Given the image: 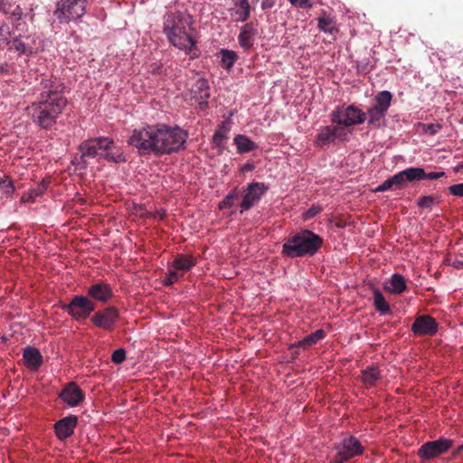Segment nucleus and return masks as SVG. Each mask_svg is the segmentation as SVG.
Returning <instances> with one entry per match:
<instances>
[{
    "mask_svg": "<svg viewBox=\"0 0 463 463\" xmlns=\"http://www.w3.org/2000/svg\"><path fill=\"white\" fill-rule=\"evenodd\" d=\"M12 32L7 24H3L0 26V38L3 39V42L7 44V42L10 41L9 37L11 36Z\"/></svg>",
    "mask_w": 463,
    "mask_h": 463,
    "instance_id": "a19ab883",
    "label": "nucleus"
},
{
    "mask_svg": "<svg viewBox=\"0 0 463 463\" xmlns=\"http://www.w3.org/2000/svg\"><path fill=\"white\" fill-rule=\"evenodd\" d=\"M210 96V85L208 80L204 78H198L191 88L192 99H194L201 109H206L208 108Z\"/></svg>",
    "mask_w": 463,
    "mask_h": 463,
    "instance_id": "2eb2a0df",
    "label": "nucleus"
},
{
    "mask_svg": "<svg viewBox=\"0 0 463 463\" xmlns=\"http://www.w3.org/2000/svg\"><path fill=\"white\" fill-rule=\"evenodd\" d=\"M220 55L222 58V66L227 70L231 69L234 65L238 58L237 53L234 51L226 49H222L220 51Z\"/></svg>",
    "mask_w": 463,
    "mask_h": 463,
    "instance_id": "473e14b6",
    "label": "nucleus"
},
{
    "mask_svg": "<svg viewBox=\"0 0 463 463\" xmlns=\"http://www.w3.org/2000/svg\"><path fill=\"white\" fill-rule=\"evenodd\" d=\"M78 425L76 415L66 416L54 423L55 435L58 439L65 440L74 433Z\"/></svg>",
    "mask_w": 463,
    "mask_h": 463,
    "instance_id": "f3484780",
    "label": "nucleus"
},
{
    "mask_svg": "<svg viewBox=\"0 0 463 463\" xmlns=\"http://www.w3.org/2000/svg\"><path fill=\"white\" fill-rule=\"evenodd\" d=\"M360 379L366 388H372L383 379V373L378 366L370 365L362 370Z\"/></svg>",
    "mask_w": 463,
    "mask_h": 463,
    "instance_id": "4be33fe9",
    "label": "nucleus"
},
{
    "mask_svg": "<svg viewBox=\"0 0 463 463\" xmlns=\"http://www.w3.org/2000/svg\"><path fill=\"white\" fill-rule=\"evenodd\" d=\"M392 94L388 90L380 91L375 96V104L366 113L368 124L373 128H380L391 106Z\"/></svg>",
    "mask_w": 463,
    "mask_h": 463,
    "instance_id": "1a4fd4ad",
    "label": "nucleus"
},
{
    "mask_svg": "<svg viewBox=\"0 0 463 463\" xmlns=\"http://www.w3.org/2000/svg\"><path fill=\"white\" fill-rule=\"evenodd\" d=\"M383 288L392 294H401L407 288L406 280L402 275L395 273L385 282Z\"/></svg>",
    "mask_w": 463,
    "mask_h": 463,
    "instance_id": "393cba45",
    "label": "nucleus"
},
{
    "mask_svg": "<svg viewBox=\"0 0 463 463\" xmlns=\"http://www.w3.org/2000/svg\"><path fill=\"white\" fill-rule=\"evenodd\" d=\"M238 196V191L237 189H233L232 191H231L224 198L223 200L219 204V207L221 209H223V208H230L233 205V201L234 199H236Z\"/></svg>",
    "mask_w": 463,
    "mask_h": 463,
    "instance_id": "58836bf2",
    "label": "nucleus"
},
{
    "mask_svg": "<svg viewBox=\"0 0 463 463\" xmlns=\"http://www.w3.org/2000/svg\"><path fill=\"white\" fill-rule=\"evenodd\" d=\"M252 168H253V166L251 165L248 164V165H245L243 170H251Z\"/></svg>",
    "mask_w": 463,
    "mask_h": 463,
    "instance_id": "603ef678",
    "label": "nucleus"
},
{
    "mask_svg": "<svg viewBox=\"0 0 463 463\" xmlns=\"http://www.w3.org/2000/svg\"><path fill=\"white\" fill-rule=\"evenodd\" d=\"M453 266H454L455 268H458H458H460V267L462 266V262H459V261L455 262V263L453 264Z\"/></svg>",
    "mask_w": 463,
    "mask_h": 463,
    "instance_id": "864d4df0",
    "label": "nucleus"
},
{
    "mask_svg": "<svg viewBox=\"0 0 463 463\" xmlns=\"http://www.w3.org/2000/svg\"><path fill=\"white\" fill-rule=\"evenodd\" d=\"M317 28L326 33L334 34L338 32L335 26V19L328 14L325 10H322L317 18Z\"/></svg>",
    "mask_w": 463,
    "mask_h": 463,
    "instance_id": "a878e982",
    "label": "nucleus"
},
{
    "mask_svg": "<svg viewBox=\"0 0 463 463\" xmlns=\"http://www.w3.org/2000/svg\"><path fill=\"white\" fill-rule=\"evenodd\" d=\"M233 142L239 154L249 153L258 148V146L245 135L235 136Z\"/></svg>",
    "mask_w": 463,
    "mask_h": 463,
    "instance_id": "c85d7f7f",
    "label": "nucleus"
},
{
    "mask_svg": "<svg viewBox=\"0 0 463 463\" xmlns=\"http://www.w3.org/2000/svg\"><path fill=\"white\" fill-rule=\"evenodd\" d=\"M119 318V312L115 307H107L97 311L91 317V322L99 328L111 331Z\"/></svg>",
    "mask_w": 463,
    "mask_h": 463,
    "instance_id": "ddd939ff",
    "label": "nucleus"
},
{
    "mask_svg": "<svg viewBox=\"0 0 463 463\" xmlns=\"http://www.w3.org/2000/svg\"><path fill=\"white\" fill-rule=\"evenodd\" d=\"M225 139H227L226 135L221 131H216L213 137V143L218 146H222Z\"/></svg>",
    "mask_w": 463,
    "mask_h": 463,
    "instance_id": "a18cd8bd",
    "label": "nucleus"
},
{
    "mask_svg": "<svg viewBox=\"0 0 463 463\" xmlns=\"http://www.w3.org/2000/svg\"><path fill=\"white\" fill-rule=\"evenodd\" d=\"M268 190L269 186L264 183L253 182L249 184L244 190V194L240 204V213H243L251 209L260 201Z\"/></svg>",
    "mask_w": 463,
    "mask_h": 463,
    "instance_id": "f8f14e48",
    "label": "nucleus"
},
{
    "mask_svg": "<svg viewBox=\"0 0 463 463\" xmlns=\"http://www.w3.org/2000/svg\"><path fill=\"white\" fill-rule=\"evenodd\" d=\"M323 242L321 236L304 229L285 241L281 254L290 259L312 257L322 248Z\"/></svg>",
    "mask_w": 463,
    "mask_h": 463,
    "instance_id": "20e7f679",
    "label": "nucleus"
},
{
    "mask_svg": "<svg viewBox=\"0 0 463 463\" xmlns=\"http://www.w3.org/2000/svg\"><path fill=\"white\" fill-rule=\"evenodd\" d=\"M0 12L16 21H20L24 16L21 6L8 0H0Z\"/></svg>",
    "mask_w": 463,
    "mask_h": 463,
    "instance_id": "cd10ccee",
    "label": "nucleus"
},
{
    "mask_svg": "<svg viewBox=\"0 0 463 463\" xmlns=\"http://www.w3.org/2000/svg\"><path fill=\"white\" fill-rule=\"evenodd\" d=\"M463 452V444L458 446L453 452H452V457L454 458H457L459 457V455Z\"/></svg>",
    "mask_w": 463,
    "mask_h": 463,
    "instance_id": "8fccbe9b",
    "label": "nucleus"
},
{
    "mask_svg": "<svg viewBox=\"0 0 463 463\" xmlns=\"http://www.w3.org/2000/svg\"><path fill=\"white\" fill-rule=\"evenodd\" d=\"M326 336V332L323 329H318L306 337H304L302 340L296 342L291 345V348L293 347H303L307 348L311 345L317 344L318 341L322 340Z\"/></svg>",
    "mask_w": 463,
    "mask_h": 463,
    "instance_id": "c756f323",
    "label": "nucleus"
},
{
    "mask_svg": "<svg viewBox=\"0 0 463 463\" xmlns=\"http://www.w3.org/2000/svg\"><path fill=\"white\" fill-rule=\"evenodd\" d=\"M440 203V196L439 195H424L418 199L417 205L421 209L431 210L434 205Z\"/></svg>",
    "mask_w": 463,
    "mask_h": 463,
    "instance_id": "72a5a7b5",
    "label": "nucleus"
},
{
    "mask_svg": "<svg viewBox=\"0 0 463 463\" xmlns=\"http://www.w3.org/2000/svg\"><path fill=\"white\" fill-rule=\"evenodd\" d=\"M419 128L424 133L428 134L430 136H434L437 133L439 132V130L442 128V126L439 123L433 124V123H420Z\"/></svg>",
    "mask_w": 463,
    "mask_h": 463,
    "instance_id": "4c0bfd02",
    "label": "nucleus"
},
{
    "mask_svg": "<svg viewBox=\"0 0 463 463\" xmlns=\"http://www.w3.org/2000/svg\"><path fill=\"white\" fill-rule=\"evenodd\" d=\"M344 128L337 126H326L318 133L316 144L317 146H324L331 142L335 141V138L341 137L344 135Z\"/></svg>",
    "mask_w": 463,
    "mask_h": 463,
    "instance_id": "6ab92c4d",
    "label": "nucleus"
},
{
    "mask_svg": "<svg viewBox=\"0 0 463 463\" xmlns=\"http://www.w3.org/2000/svg\"><path fill=\"white\" fill-rule=\"evenodd\" d=\"M259 0H252V2H258Z\"/></svg>",
    "mask_w": 463,
    "mask_h": 463,
    "instance_id": "5fc2aeb1",
    "label": "nucleus"
},
{
    "mask_svg": "<svg viewBox=\"0 0 463 463\" xmlns=\"http://www.w3.org/2000/svg\"><path fill=\"white\" fill-rule=\"evenodd\" d=\"M336 450L334 463H345L354 457L362 455L364 447L356 438L351 436L344 439L336 447Z\"/></svg>",
    "mask_w": 463,
    "mask_h": 463,
    "instance_id": "9b49d317",
    "label": "nucleus"
},
{
    "mask_svg": "<svg viewBox=\"0 0 463 463\" xmlns=\"http://www.w3.org/2000/svg\"><path fill=\"white\" fill-rule=\"evenodd\" d=\"M439 324L430 315L418 316L411 325V331L416 336H432L438 332Z\"/></svg>",
    "mask_w": 463,
    "mask_h": 463,
    "instance_id": "4468645a",
    "label": "nucleus"
},
{
    "mask_svg": "<svg viewBox=\"0 0 463 463\" xmlns=\"http://www.w3.org/2000/svg\"><path fill=\"white\" fill-rule=\"evenodd\" d=\"M392 189H401L397 174L386 179L382 184L375 188L374 192H384Z\"/></svg>",
    "mask_w": 463,
    "mask_h": 463,
    "instance_id": "c9c22d12",
    "label": "nucleus"
},
{
    "mask_svg": "<svg viewBox=\"0 0 463 463\" xmlns=\"http://www.w3.org/2000/svg\"><path fill=\"white\" fill-rule=\"evenodd\" d=\"M193 17L185 11H169L164 15L163 32L169 43L194 60L200 51L193 35Z\"/></svg>",
    "mask_w": 463,
    "mask_h": 463,
    "instance_id": "7ed1b4c3",
    "label": "nucleus"
},
{
    "mask_svg": "<svg viewBox=\"0 0 463 463\" xmlns=\"http://www.w3.org/2000/svg\"><path fill=\"white\" fill-rule=\"evenodd\" d=\"M29 40V36H15L7 42L10 44L9 50L14 51L19 55H31L33 53V47L26 42Z\"/></svg>",
    "mask_w": 463,
    "mask_h": 463,
    "instance_id": "5701e85b",
    "label": "nucleus"
},
{
    "mask_svg": "<svg viewBox=\"0 0 463 463\" xmlns=\"http://www.w3.org/2000/svg\"><path fill=\"white\" fill-rule=\"evenodd\" d=\"M461 169H463V161L454 168L455 172H459Z\"/></svg>",
    "mask_w": 463,
    "mask_h": 463,
    "instance_id": "3c124183",
    "label": "nucleus"
},
{
    "mask_svg": "<svg viewBox=\"0 0 463 463\" xmlns=\"http://www.w3.org/2000/svg\"><path fill=\"white\" fill-rule=\"evenodd\" d=\"M258 34L256 24L250 22L241 26L238 41L244 50H250L253 46L254 37Z\"/></svg>",
    "mask_w": 463,
    "mask_h": 463,
    "instance_id": "412c9836",
    "label": "nucleus"
},
{
    "mask_svg": "<svg viewBox=\"0 0 463 463\" xmlns=\"http://www.w3.org/2000/svg\"><path fill=\"white\" fill-rule=\"evenodd\" d=\"M87 4L88 0H59L53 14L60 24H69L86 14Z\"/></svg>",
    "mask_w": 463,
    "mask_h": 463,
    "instance_id": "423d86ee",
    "label": "nucleus"
},
{
    "mask_svg": "<svg viewBox=\"0 0 463 463\" xmlns=\"http://www.w3.org/2000/svg\"><path fill=\"white\" fill-rule=\"evenodd\" d=\"M63 82L53 76L43 78L37 100L26 107L33 123L42 129H52L68 104Z\"/></svg>",
    "mask_w": 463,
    "mask_h": 463,
    "instance_id": "f03ea898",
    "label": "nucleus"
},
{
    "mask_svg": "<svg viewBox=\"0 0 463 463\" xmlns=\"http://www.w3.org/2000/svg\"><path fill=\"white\" fill-rule=\"evenodd\" d=\"M373 305L375 309L383 315L391 313L390 305L379 289H374Z\"/></svg>",
    "mask_w": 463,
    "mask_h": 463,
    "instance_id": "7c9ffc66",
    "label": "nucleus"
},
{
    "mask_svg": "<svg viewBox=\"0 0 463 463\" xmlns=\"http://www.w3.org/2000/svg\"><path fill=\"white\" fill-rule=\"evenodd\" d=\"M292 5L297 6L298 8L306 9L310 8L312 5L310 4V0H288Z\"/></svg>",
    "mask_w": 463,
    "mask_h": 463,
    "instance_id": "c03bdc74",
    "label": "nucleus"
},
{
    "mask_svg": "<svg viewBox=\"0 0 463 463\" xmlns=\"http://www.w3.org/2000/svg\"><path fill=\"white\" fill-rule=\"evenodd\" d=\"M187 138L188 133L179 127L156 124L135 128L128 144L136 148L140 156H161L184 149Z\"/></svg>",
    "mask_w": 463,
    "mask_h": 463,
    "instance_id": "f257e3e1",
    "label": "nucleus"
},
{
    "mask_svg": "<svg viewBox=\"0 0 463 463\" xmlns=\"http://www.w3.org/2000/svg\"><path fill=\"white\" fill-rule=\"evenodd\" d=\"M183 276V273H179L173 266L169 268L167 273L163 279V284L165 286H171L174 283L177 282L180 278Z\"/></svg>",
    "mask_w": 463,
    "mask_h": 463,
    "instance_id": "e433bc0d",
    "label": "nucleus"
},
{
    "mask_svg": "<svg viewBox=\"0 0 463 463\" xmlns=\"http://www.w3.org/2000/svg\"><path fill=\"white\" fill-rule=\"evenodd\" d=\"M0 187L4 190V193L6 194H13V192L14 191V187L11 180L0 181Z\"/></svg>",
    "mask_w": 463,
    "mask_h": 463,
    "instance_id": "37998d69",
    "label": "nucleus"
},
{
    "mask_svg": "<svg viewBox=\"0 0 463 463\" xmlns=\"http://www.w3.org/2000/svg\"><path fill=\"white\" fill-rule=\"evenodd\" d=\"M453 443L452 439L446 438L427 441L418 449V456L425 461L432 460L449 451L452 448Z\"/></svg>",
    "mask_w": 463,
    "mask_h": 463,
    "instance_id": "9d476101",
    "label": "nucleus"
},
{
    "mask_svg": "<svg viewBox=\"0 0 463 463\" xmlns=\"http://www.w3.org/2000/svg\"><path fill=\"white\" fill-rule=\"evenodd\" d=\"M321 211L320 207H317V206H312L311 208H309L306 213H305V216L307 219H309V218H313L314 216H316L319 212Z\"/></svg>",
    "mask_w": 463,
    "mask_h": 463,
    "instance_id": "de8ad7c7",
    "label": "nucleus"
},
{
    "mask_svg": "<svg viewBox=\"0 0 463 463\" xmlns=\"http://www.w3.org/2000/svg\"><path fill=\"white\" fill-rule=\"evenodd\" d=\"M48 184H49V181H46L43 179L35 187L29 190L24 201L29 202V203L34 202L37 197L43 195L45 193Z\"/></svg>",
    "mask_w": 463,
    "mask_h": 463,
    "instance_id": "2f4dec72",
    "label": "nucleus"
},
{
    "mask_svg": "<svg viewBox=\"0 0 463 463\" xmlns=\"http://www.w3.org/2000/svg\"><path fill=\"white\" fill-rule=\"evenodd\" d=\"M196 264V259L191 255L178 254L173 263L172 266L175 268L179 273H184L190 270Z\"/></svg>",
    "mask_w": 463,
    "mask_h": 463,
    "instance_id": "bb28decb",
    "label": "nucleus"
},
{
    "mask_svg": "<svg viewBox=\"0 0 463 463\" xmlns=\"http://www.w3.org/2000/svg\"><path fill=\"white\" fill-rule=\"evenodd\" d=\"M59 397L68 406L76 407L84 401L85 395L75 382H70L61 390Z\"/></svg>",
    "mask_w": 463,
    "mask_h": 463,
    "instance_id": "dca6fc26",
    "label": "nucleus"
},
{
    "mask_svg": "<svg viewBox=\"0 0 463 463\" xmlns=\"http://www.w3.org/2000/svg\"><path fill=\"white\" fill-rule=\"evenodd\" d=\"M449 191L452 195L463 197V183L450 185Z\"/></svg>",
    "mask_w": 463,
    "mask_h": 463,
    "instance_id": "79ce46f5",
    "label": "nucleus"
},
{
    "mask_svg": "<svg viewBox=\"0 0 463 463\" xmlns=\"http://www.w3.org/2000/svg\"><path fill=\"white\" fill-rule=\"evenodd\" d=\"M81 157H100L108 162L124 163L127 161L122 149L115 145L112 138L108 137H99L84 140L80 145Z\"/></svg>",
    "mask_w": 463,
    "mask_h": 463,
    "instance_id": "39448f33",
    "label": "nucleus"
},
{
    "mask_svg": "<svg viewBox=\"0 0 463 463\" xmlns=\"http://www.w3.org/2000/svg\"><path fill=\"white\" fill-rule=\"evenodd\" d=\"M401 189H404L409 183L424 180V169L421 167H409L397 173Z\"/></svg>",
    "mask_w": 463,
    "mask_h": 463,
    "instance_id": "aec40b11",
    "label": "nucleus"
},
{
    "mask_svg": "<svg viewBox=\"0 0 463 463\" xmlns=\"http://www.w3.org/2000/svg\"><path fill=\"white\" fill-rule=\"evenodd\" d=\"M126 359V351L123 348H118L115 350L111 355V361L114 364H119L123 363Z\"/></svg>",
    "mask_w": 463,
    "mask_h": 463,
    "instance_id": "ea45409f",
    "label": "nucleus"
},
{
    "mask_svg": "<svg viewBox=\"0 0 463 463\" xmlns=\"http://www.w3.org/2000/svg\"><path fill=\"white\" fill-rule=\"evenodd\" d=\"M23 358L28 368L38 369L43 364V356L40 351L32 346L24 349Z\"/></svg>",
    "mask_w": 463,
    "mask_h": 463,
    "instance_id": "b1692460",
    "label": "nucleus"
},
{
    "mask_svg": "<svg viewBox=\"0 0 463 463\" xmlns=\"http://www.w3.org/2000/svg\"><path fill=\"white\" fill-rule=\"evenodd\" d=\"M331 120L339 127L360 125L366 120V113L353 104L341 106L333 110Z\"/></svg>",
    "mask_w": 463,
    "mask_h": 463,
    "instance_id": "0eeeda50",
    "label": "nucleus"
},
{
    "mask_svg": "<svg viewBox=\"0 0 463 463\" xmlns=\"http://www.w3.org/2000/svg\"><path fill=\"white\" fill-rule=\"evenodd\" d=\"M235 5L241 8V10L236 12V14H238L237 21H247L250 15V5L249 0H240L235 3Z\"/></svg>",
    "mask_w": 463,
    "mask_h": 463,
    "instance_id": "f704fd0d",
    "label": "nucleus"
},
{
    "mask_svg": "<svg viewBox=\"0 0 463 463\" xmlns=\"http://www.w3.org/2000/svg\"><path fill=\"white\" fill-rule=\"evenodd\" d=\"M276 0H262L261 2V9L268 10L271 9L275 5Z\"/></svg>",
    "mask_w": 463,
    "mask_h": 463,
    "instance_id": "09e8293b",
    "label": "nucleus"
},
{
    "mask_svg": "<svg viewBox=\"0 0 463 463\" xmlns=\"http://www.w3.org/2000/svg\"><path fill=\"white\" fill-rule=\"evenodd\" d=\"M62 309L75 320L81 321L86 320L95 311L96 304L87 295H77L68 304L63 305Z\"/></svg>",
    "mask_w": 463,
    "mask_h": 463,
    "instance_id": "6e6552de",
    "label": "nucleus"
},
{
    "mask_svg": "<svg viewBox=\"0 0 463 463\" xmlns=\"http://www.w3.org/2000/svg\"><path fill=\"white\" fill-rule=\"evenodd\" d=\"M445 172H430V173H426L424 171V179H431V180H434V179H439L440 177H443L445 176Z\"/></svg>",
    "mask_w": 463,
    "mask_h": 463,
    "instance_id": "49530a36",
    "label": "nucleus"
},
{
    "mask_svg": "<svg viewBox=\"0 0 463 463\" xmlns=\"http://www.w3.org/2000/svg\"><path fill=\"white\" fill-rule=\"evenodd\" d=\"M87 297L92 301L96 300L101 303H107L113 297V291L109 284L97 282L88 288Z\"/></svg>",
    "mask_w": 463,
    "mask_h": 463,
    "instance_id": "a211bd4d",
    "label": "nucleus"
}]
</instances>
